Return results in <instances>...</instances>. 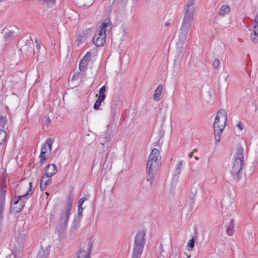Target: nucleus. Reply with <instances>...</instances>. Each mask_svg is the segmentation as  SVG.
I'll list each match as a JSON object with an SVG mask.
<instances>
[{
    "mask_svg": "<svg viewBox=\"0 0 258 258\" xmlns=\"http://www.w3.org/2000/svg\"><path fill=\"white\" fill-rule=\"evenodd\" d=\"M193 153H194V152H190L189 154H188V157L189 158H191L192 156H193Z\"/></svg>",
    "mask_w": 258,
    "mask_h": 258,
    "instance_id": "nucleus-52",
    "label": "nucleus"
},
{
    "mask_svg": "<svg viewBox=\"0 0 258 258\" xmlns=\"http://www.w3.org/2000/svg\"><path fill=\"white\" fill-rule=\"evenodd\" d=\"M91 246L92 244L91 242H89L88 244L87 251L81 248L79 252L77 258H89Z\"/></svg>",
    "mask_w": 258,
    "mask_h": 258,
    "instance_id": "nucleus-18",
    "label": "nucleus"
},
{
    "mask_svg": "<svg viewBox=\"0 0 258 258\" xmlns=\"http://www.w3.org/2000/svg\"><path fill=\"white\" fill-rule=\"evenodd\" d=\"M156 173H153L151 171H147V177L142 180L141 187L146 191L150 190L152 186V183L154 180Z\"/></svg>",
    "mask_w": 258,
    "mask_h": 258,
    "instance_id": "nucleus-9",
    "label": "nucleus"
},
{
    "mask_svg": "<svg viewBox=\"0 0 258 258\" xmlns=\"http://www.w3.org/2000/svg\"><path fill=\"white\" fill-rule=\"evenodd\" d=\"M169 25V22H167L165 23V26H168V25Z\"/></svg>",
    "mask_w": 258,
    "mask_h": 258,
    "instance_id": "nucleus-54",
    "label": "nucleus"
},
{
    "mask_svg": "<svg viewBox=\"0 0 258 258\" xmlns=\"http://www.w3.org/2000/svg\"><path fill=\"white\" fill-rule=\"evenodd\" d=\"M198 151L197 149H195L193 150L192 152H197Z\"/></svg>",
    "mask_w": 258,
    "mask_h": 258,
    "instance_id": "nucleus-56",
    "label": "nucleus"
},
{
    "mask_svg": "<svg viewBox=\"0 0 258 258\" xmlns=\"http://www.w3.org/2000/svg\"><path fill=\"white\" fill-rule=\"evenodd\" d=\"M160 254L164 256V255H162V252H160Z\"/></svg>",
    "mask_w": 258,
    "mask_h": 258,
    "instance_id": "nucleus-60",
    "label": "nucleus"
},
{
    "mask_svg": "<svg viewBox=\"0 0 258 258\" xmlns=\"http://www.w3.org/2000/svg\"><path fill=\"white\" fill-rule=\"evenodd\" d=\"M51 177L45 176V175L43 174L42 179L41 180L40 183V188L41 190H43V188H45L46 185L50 182H51Z\"/></svg>",
    "mask_w": 258,
    "mask_h": 258,
    "instance_id": "nucleus-21",
    "label": "nucleus"
},
{
    "mask_svg": "<svg viewBox=\"0 0 258 258\" xmlns=\"http://www.w3.org/2000/svg\"><path fill=\"white\" fill-rule=\"evenodd\" d=\"M254 23H256V25H258V15L255 16Z\"/></svg>",
    "mask_w": 258,
    "mask_h": 258,
    "instance_id": "nucleus-50",
    "label": "nucleus"
},
{
    "mask_svg": "<svg viewBox=\"0 0 258 258\" xmlns=\"http://www.w3.org/2000/svg\"><path fill=\"white\" fill-rule=\"evenodd\" d=\"M226 233L227 235L229 236H232L234 234V220L232 219L230 220V222L228 224V226H226Z\"/></svg>",
    "mask_w": 258,
    "mask_h": 258,
    "instance_id": "nucleus-23",
    "label": "nucleus"
},
{
    "mask_svg": "<svg viewBox=\"0 0 258 258\" xmlns=\"http://www.w3.org/2000/svg\"><path fill=\"white\" fill-rule=\"evenodd\" d=\"M91 56V53L90 52H88L84 57L83 59L81 60L79 64V70L81 72L85 71L86 67L88 64V62L90 60Z\"/></svg>",
    "mask_w": 258,
    "mask_h": 258,
    "instance_id": "nucleus-14",
    "label": "nucleus"
},
{
    "mask_svg": "<svg viewBox=\"0 0 258 258\" xmlns=\"http://www.w3.org/2000/svg\"><path fill=\"white\" fill-rule=\"evenodd\" d=\"M164 130L162 126H161L158 130V134L159 136L161 138L164 135Z\"/></svg>",
    "mask_w": 258,
    "mask_h": 258,
    "instance_id": "nucleus-42",
    "label": "nucleus"
},
{
    "mask_svg": "<svg viewBox=\"0 0 258 258\" xmlns=\"http://www.w3.org/2000/svg\"><path fill=\"white\" fill-rule=\"evenodd\" d=\"M48 254L47 251L42 249L38 253L36 258H48Z\"/></svg>",
    "mask_w": 258,
    "mask_h": 258,
    "instance_id": "nucleus-30",
    "label": "nucleus"
},
{
    "mask_svg": "<svg viewBox=\"0 0 258 258\" xmlns=\"http://www.w3.org/2000/svg\"><path fill=\"white\" fill-rule=\"evenodd\" d=\"M230 172L233 177L238 180L242 175V170L244 167V160L233 159Z\"/></svg>",
    "mask_w": 258,
    "mask_h": 258,
    "instance_id": "nucleus-6",
    "label": "nucleus"
},
{
    "mask_svg": "<svg viewBox=\"0 0 258 258\" xmlns=\"http://www.w3.org/2000/svg\"><path fill=\"white\" fill-rule=\"evenodd\" d=\"M5 0H0V4L3 2H4Z\"/></svg>",
    "mask_w": 258,
    "mask_h": 258,
    "instance_id": "nucleus-57",
    "label": "nucleus"
},
{
    "mask_svg": "<svg viewBox=\"0 0 258 258\" xmlns=\"http://www.w3.org/2000/svg\"><path fill=\"white\" fill-rule=\"evenodd\" d=\"M162 89L163 86L162 85H159L153 95V99L155 101L157 102L160 101V97L161 95Z\"/></svg>",
    "mask_w": 258,
    "mask_h": 258,
    "instance_id": "nucleus-22",
    "label": "nucleus"
},
{
    "mask_svg": "<svg viewBox=\"0 0 258 258\" xmlns=\"http://www.w3.org/2000/svg\"><path fill=\"white\" fill-rule=\"evenodd\" d=\"M57 172V167L54 164L48 165L45 169V172L44 174L45 176L51 177Z\"/></svg>",
    "mask_w": 258,
    "mask_h": 258,
    "instance_id": "nucleus-17",
    "label": "nucleus"
},
{
    "mask_svg": "<svg viewBox=\"0 0 258 258\" xmlns=\"http://www.w3.org/2000/svg\"><path fill=\"white\" fill-rule=\"evenodd\" d=\"M44 124L48 125L50 123V120L48 117H45V118L43 120Z\"/></svg>",
    "mask_w": 258,
    "mask_h": 258,
    "instance_id": "nucleus-45",
    "label": "nucleus"
},
{
    "mask_svg": "<svg viewBox=\"0 0 258 258\" xmlns=\"http://www.w3.org/2000/svg\"><path fill=\"white\" fill-rule=\"evenodd\" d=\"M112 27V24L109 19H105L101 24L100 30L97 34H95L92 41L97 47H101L106 42V32H109Z\"/></svg>",
    "mask_w": 258,
    "mask_h": 258,
    "instance_id": "nucleus-1",
    "label": "nucleus"
},
{
    "mask_svg": "<svg viewBox=\"0 0 258 258\" xmlns=\"http://www.w3.org/2000/svg\"><path fill=\"white\" fill-rule=\"evenodd\" d=\"M215 140V145L217 146L218 143L220 142L221 137L218 135H214Z\"/></svg>",
    "mask_w": 258,
    "mask_h": 258,
    "instance_id": "nucleus-44",
    "label": "nucleus"
},
{
    "mask_svg": "<svg viewBox=\"0 0 258 258\" xmlns=\"http://www.w3.org/2000/svg\"><path fill=\"white\" fill-rule=\"evenodd\" d=\"M146 232L139 231L135 237L132 258H141L145 244Z\"/></svg>",
    "mask_w": 258,
    "mask_h": 258,
    "instance_id": "nucleus-2",
    "label": "nucleus"
},
{
    "mask_svg": "<svg viewBox=\"0 0 258 258\" xmlns=\"http://www.w3.org/2000/svg\"><path fill=\"white\" fill-rule=\"evenodd\" d=\"M52 143L53 141L52 139L48 138L46 140L44 146L41 149V152H43L44 154H47V157H49L51 153Z\"/></svg>",
    "mask_w": 258,
    "mask_h": 258,
    "instance_id": "nucleus-15",
    "label": "nucleus"
},
{
    "mask_svg": "<svg viewBox=\"0 0 258 258\" xmlns=\"http://www.w3.org/2000/svg\"><path fill=\"white\" fill-rule=\"evenodd\" d=\"M195 159L196 160H199V158H198V157H197V156H195Z\"/></svg>",
    "mask_w": 258,
    "mask_h": 258,
    "instance_id": "nucleus-55",
    "label": "nucleus"
},
{
    "mask_svg": "<svg viewBox=\"0 0 258 258\" xmlns=\"http://www.w3.org/2000/svg\"><path fill=\"white\" fill-rule=\"evenodd\" d=\"M32 183L29 182V189L27 192L22 196H19L17 199L12 200L11 203V211L14 213L20 212L25 206V201L29 198V192L32 190Z\"/></svg>",
    "mask_w": 258,
    "mask_h": 258,
    "instance_id": "nucleus-4",
    "label": "nucleus"
},
{
    "mask_svg": "<svg viewBox=\"0 0 258 258\" xmlns=\"http://www.w3.org/2000/svg\"><path fill=\"white\" fill-rule=\"evenodd\" d=\"M183 161H181L178 163L175 167V173L179 174L181 172V169L183 166Z\"/></svg>",
    "mask_w": 258,
    "mask_h": 258,
    "instance_id": "nucleus-35",
    "label": "nucleus"
},
{
    "mask_svg": "<svg viewBox=\"0 0 258 258\" xmlns=\"http://www.w3.org/2000/svg\"><path fill=\"white\" fill-rule=\"evenodd\" d=\"M17 36V33L15 31L10 30L8 33L5 34V39L7 42H9L12 40Z\"/></svg>",
    "mask_w": 258,
    "mask_h": 258,
    "instance_id": "nucleus-26",
    "label": "nucleus"
},
{
    "mask_svg": "<svg viewBox=\"0 0 258 258\" xmlns=\"http://www.w3.org/2000/svg\"><path fill=\"white\" fill-rule=\"evenodd\" d=\"M102 101L100 100V99H97L94 104V109L97 110L100 107Z\"/></svg>",
    "mask_w": 258,
    "mask_h": 258,
    "instance_id": "nucleus-39",
    "label": "nucleus"
},
{
    "mask_svg": "<svg viewBox=\"0 0 258 258\" xmlns=\"http://www.w3.org/2000/svg\"><path fill=\"white\" fill-rule=\"evenodd\" d=\"M196 0H188L184 8V13L194 15L195 3Z\"/></svg>",
    "mask_w": 258,
    "mask_h": 258,
    "instance_id": "nucleus-16",
    "label": "nucleus"
},
{
    "mask_svg": "<svg viewBox=\"0 0 258 258\" xmlns=\"http://www.w3.org/2000/svg\"><path fill=\"white\" fill-rule=\"evenodd\" d=\"M188 32L185 30H183L180 29L178 33V48H180L178 51L180 53L181 52V49L182 48L183 45L186 41V39L187 37Z\"/></svg>",
    "mask_w": 258,
    "mask_h": 258,
    "instance_id": "nucleus-13",
    "label": "nucleus"
},
{
    "mask_svg": "<svg viewBox=\"0 0 258 258\" xmlns=\"http://www.w3.org/2000/svg\"><path fill=\"white\" fill-rule=\"evenodd\" d=\"M251 40L253 43H258V33L254 32L253 35H251Z\"/></svg>",
    "mask_w": 258,
    "mask_h": 258,
    "instance_id": "nucleus-37",
    "label": "nucleus"
},
{
    "mask_svg": "<svg viewBox=\"0 0 258 258\" xmlns=\"http://www.w3.org/2000/svg\"><path fill=\"white\" fill-rule=\"evenodd\" d=\"M49 157H47V154H43V152H41L40 155H39V158H40V164L41 165H43L45 161L47 158H48Z\"/></svg>",
    "mask_w": 258,
    "mask_h": 258,
    "instance_id": "nucleus-34",
    "label": "nucleus"
},
{
    "mask_svg": "<svg viewBox=\"0 0 258 258\" xmlns=\"http://www.w3.org/2000/svg\"><path fill=\"white\" fill-rule=\"evenodd\" d=\"M195 244V240L194 237H192L191 239H190L187 244V246L188 247V250L190 251L192 249Z\"/></svg>",
    "mask_w": 258,
    "mask_h": 258,
    "instance_id": "nucleus-32",
    "label": "nucleus"
},
{
    "mask_svg": "<svg viewBox=\"0 0 258 258\" xmlns=\"http://www.w3.org/2000/svg\"><path fill=\"white\" fill-rule=\"evenodd\" d=\"M199 185L198 184H194L191 187L190 192L189 194V201L191 204H194L195 202V197L197 192V189L199 187Z\"/></svg>",
    "mask_w": 258,
    "mask_h": 258,
    "instance_id": "nucleus-19",
    "label": "nucleus"
},
{
    "mask_svg": "<svg viewBox=\"0 0 258 258\" xmlns=\"http://www.w3.org/2000/svg\"><path fill=\"white\" fill-rule=\"evenodd\" d=\"M105 138L106 139V140H108V138H107L106 137H105Z\"/></svg>",
    "mask_w": 258,
    "mask_h": 258,
    "instance_id": "nucleus-59",
    "label": "nucleus"
},
{
    "mask_svg": "<svg viewBox=\"0 0 258 258\" xmlns=\"http://www.w3.org/2000/svg\"><path fill=\"white\" fill-rule=\"evenodd\" d=\"M7 122V120L6 118V117H4L3 115L0 116V127L2 128H5Z\"/></svg>",
    "mask_w": 258,
    "mask_h": 258,
    "instance_id": "nucleus-36",
    "label": "nucleus"
},
{
    "mask_svg": "<svg viewBox=\"0 0 258 258\" xmlns=\"http://www.w3.org/2000/svg\"><path fill=\"white\" fill-rule=\"evenodd\" d=\"M160 247H161V249L162 248V246L161 244L160 245Z\"/></svg>",
    "mask_w": 258,
    "mask_h": 258,
    "instance_id": "nucleus-58",
    "label": "nucleus"
},
{
    "mask_svg": "<svg viewBox=\"0 0 258 258\" xmlns=\"http://www.w3.org/2000/svg\"><path fill=\"white\" fill-rule=\"evenodd\" d=\"M83 208H78V217L81 218L82 216V211Z\"/></svg>",
    "mask_w": 258,
    "mask_h": 258,
    "instance_id": "nucleus-43",
    "label": "nucleus"
},
{
    "mask_svg": "<svg viewBox=\"0 0 258 258\" xmlns=\"http://www.w3.org/2000/svg\"><path fill=\"white\" fill-rule=\"evenodd\" d=\"M28 47V44H26L24 47H23V49H27Z\"/></svg>",
    "mask_w": 258,
    "mask_h": 258,
    "instance_id": "nucleus-53",
    "label": "nucleus"
},
{
    "mask_svg": "<svg viewBox=\"0 0 258 258\" xmlns=\"http://www.w3.org/2000/svg\"><path fill=\"white\" fill-rule=\"evenodd\" d=\"M7 133L2 128H0V145H1L5 141L7 137Z\"/></svg>",
    "mask_w": 258,
    "mask_h": 258,
    "instance_id": "nucleus-29",
    "label": "nucleus"
},
{
    "mask_svg": "<svg viewBox=\"0 0 258 258\" xmlns=\"http://www.w3.org/2000/svg\"><path fill=\"white\" fill-rule=\"evenodd\" d=\"M39 1L43 5L50 6L55 4V0H39Z\"/></svg>",
    "mask_w": 258,
    "mask_h": 258,
    "instance_id": "nucleus-31",
    "label": "nucleus"
},
{
    "mask_svg": "<svg viewBox=\"0 0 258 258\" xmlns=\"http://www.w3.org/2000/svg\"><path fill=\"white\" fill-rule=\"evenodd\" d=\"M194 15L185 13L180 29L188 31L191 26V22L194 19Z\"/></svg>",
    "mask_w": 258,
    "mask_h": 258,
    "instance_id": "nucleus-11",
    "label": "nucleus"
},
{
    "mask_svg": "<svg viewBox=\"0 0 258 258\" xmlns=\"http://www.w3.org/2000/svg\"><path fill=\"white\" fill-rule=\"evenodd\" d=\"M73 201V196L72 194H69L67 198V204L66 207L64 209L71 211Z\"/></svg>",
    "mask_w": 258,
    "mask_h": 258,
    "instance_id": "nucleus-24",
    "label": "nucleus"
},
{
    "mask_svg": "<svg viewBox=\"0 0 258 258\" xmlns=\"http://www.w3.org/2000/svg\"><path fill=\"white\" fill-rule=\"evenodd\" d=\"M160 152L157 149H154L150 153L147 163V170L151 171L152 172L156 173V169L159 166L161 157Z\"/></svg>",
    "mask_w": 258,
    "mask_h": 258,
    "instance_id": "nucleus-5",
    "label": "nucleus"
},
{
    "mask_svg": "<svg viewBox=\"0 0 258 258\" xmlns=\"http://www.w3.org/2000/svg\"><path fill=\"white\" fill-rule=\"evenodd\" d=\"M105 91V86H102L99 90V94H104V92Z\"/></svg>",
    "mask_w": 258,
    "mask_h": 258,
    "instance_id": "nucleus-46",
    "label": "nucleus"
},
{
    "mask_svg": "<svg viewBox=\"0 0 258 258\" xmlns=\"http://www.w3.org/2000/svg\"><path fill=\"white\" fill-rule=\"evenodd\" d=\"M7 187L6 182H3L0 186V223L4 219V211L5 207L6 195Z\"/></svg>",
    "mask_w": 258,
    "mask_h": 258,
    "instance_id": "nucleus-7",
    "label": "nucleus"
},
{
    "mask_svg": "<svg viewBox=\"0 0 258 258\" xmlns=\"http://www.w3.org/2000/svg\"><path fill=\"white\" fill-rule=\"evenodd\" d=\"M227 120V117L226 111L223 110L218 111L213 123V128H219L222 127L221 125H224V127H225Z\"/></svg>",
    "mask_w": 258,
    "mask_h": 258,
    "instance_id": "nucleus-8",
    "label": "nucleus"
},
{
    "mask_svg": "<svg viewBox=\"0 0 258 258\" xmlns=\"http://www.w3.org/2000/svg\"><path fill=\"white\" fill-rule=\"evenodd\" d=\"M237 126L240 130H241V131L242 130L243 125L241 123H240V122L238 123L237 125Z\"/></svg>",
    "mask_w": 258,
    "mask_h": 258,
    "instance_id": "nucleus-49",
    "label": "nucleus"
},
{
    "mask_svg": "<svg viewBox=\"0 0 258 258\" xmlns=\"http://www.w3.org/2000/svg\"><path fill=\"white\" fill-rule=\"evenodd\" d=\"M254 32L258 33V24L254 26Z\"/></svg>",
    "mask_w": 258,
    "mask_h": 258,
    "instance_id": "nucleus-51",
    "label": "nucleus"
},
{
    "mask_svg": "<svg viewBox=\"0 0 258 258\" xmlns=\"http://www.w3.org/2000/svg\"><path fill=\"white\" fill-rule=\"evenodd\" d=\"M220 61L217 58H216L213 62V66L215 69H218L219 66Z\"/></svg>",
    "mask_w": 258,
    "mask_h": 258,
    "instance_id": "nucleus-41",
    "label": "nucleus"
},
{
    "mask_svg": "<svg viewBox=\"0 0 258 258\" xmlns=\"http://www.w3.org/2000/svg\"><path fill=\"white\" fill-rule=\"evenodd\" d=\"M234 206L230 205L229 207L225 209L224 210H223L222 212V214L224 217H227L229 214L230 216L232 214V213L234 212Z\"/></svg>",
    "mask_w": 258,
    "mask_h": 258,
    "instance_id": "nucleus-27",
    "label": "nucleus"
},
{
    "mask_svg": "<svg viewBox=\"0 0 258 258\" xmlns=\"http://www.w3.org/2000/svg\"><path fill=\"white\" fill-rule=\"evenodd\" d=\"M105 94H99V97L98 99H100V100L102 102L105 99Z\"/></svg>",
    "mask_w": 258,
    "mask_h": 258,
    "instance_id": "nucleus-47",
    "label": "nucleus"
},
{
    "mask_svg": "<svg viewBox=\"0 0 258 258\" xmlns=\"http://www.w3.org/2000/svg\"><path fill=\"white\" fill-rule=\"evenodd\" d=\"M230 12V8L227 6H222L219 11V15L224 16Z\"/></svg>",
    "mask_w": 258,
    "mask_h": 258,
    "instance_id": "nucleus-28",
    "label": "nucleus"
},
{
    "mask_svg": "<svg viewBox=\"0 0 258 258\" xmlns=\"http://www.w3.org/2000/svg\"><path fill=\"white\" fill-rule=\"evenodd\" d=\"M222 127L219 128L216 127V128H214V135H218L221 137V135L222 134L224 129L225 128L224 125H221Z\"/></svg>",
    "mask_w": 258,
    "mask_h": 258,
    "instance_id": "nucleus-33",
    "label": "nucleus"
},
{
    "mask_svg": "<svg viewBox=\"0 0 258 258\" xmlns=\"http://www.w3.org/2000/svg\"><path fill=\"white\" fill-rule=\"evenodd\" d=\"M35 42L36 44L35 50L33 49L32 47H30L29 52H28L27 55H31L32 54V50L33 51V54H35V53H38L40 51V48L41 45L40 41L35 39Z\"/></svg>",
    "mask_w": 258,
    "mask_h": 258,
    "instance_id": "nucleus-25",
    "label": "nucleus"
},
{
    "mask_svg": "<svg viewBox=\"0 0 258 258\" xmlns=\"http://www.w3.org/2000/svg\"><path fill=\"white\" fill-rule=\"evenodd\" d=\"M25 239V233L24 230L19 231L16 233L14 246L16 249L20 251L23 247Z\"/></svg>",
    "mask_w": 258,
    "mask_h": 258,
    "instance_id": "nucleus-10",
    "label": "nucleus"
},
{
    "mask_svg": "<svg viewBox=\"0 0 258 258\" xmlns=\"http://www.w3.org/2000/svg\"><path fill=\"white\" fill-rule=\"evenodd\" d=\"M243 148L241 145L236 147V153L233 159H239L243 160Z\"/></svg>",
    "mask_w": 258,
    "mask_h": 258,
    "instance_id": "nucleus-20",
    "label": "nucleus"
},
{
    "mask_svg": "<svg viewBox=\"0 0 258 258\" xmlns=\"http://www.w3.org/2000/svg\"><path fill=\"white\" fill-rule=\"evenodd\" d=\"M87 200V199L85 197L82 198L80 199L78 203V208H82V205L83 204L84 202Z\"/></svg>",
    "mask_w": 258,
    "mask_h": 258,
    "instance_id": "nucleus-40",
    "label": "nucleus"
},
{
    "mask_svg": "<svg viewBox=\"0 0 258 258\" xmlns=\"http://www.w3.org/2000/svg\"><path fill=\"white\" fill-rule=\"evenodd\" d=\"M120 101L118 97H114L111 103V115L112 119H114L119 112Z\"/></svg>",
    "mask_w": 258,
    "mask_h": 258,
    "instance_id": "nucleus-12",
    "label": "nucleus"
},
{
    "mask_svg": "<svg viewBox=\"0 0 258 258\" xmlns=\"http://www.w3.org/2000/svg\"><path fill=\"white\" fill-rule=\"evenodd\" d=\"M71 211L63 209L59 214L58 224L56 227V230L58 234L60 239L64 238L65 231L68 225V220L70 216Z\"/></svg>",
    "mask_w": 258,
    "mask_h": 258,
    "instance_id": "nucleus-3",
    "label": "nucleus"
},
{
    "mask_svg": "<svg viewBox=\"0 0 258 258\" xmlns=\"http://www.w3.org/2000/svg\"><path fill=\"white\" fill-rule=\"evenodd\" d=\"M80 74L79 73L78 74H74L72 78V80H74L75 79H77L79 78Z\"/></svg>",
    "mask_w": 258,
    "mask_h": 258,
    "instance_id": "nucleus-48",
    "label": "nucleus"
},
{
    "mask_svg": "<svg viewBox=\"0 0 258 258\" xmlns=\"http://www.w3.org/2000/svg\"><path fill=\"white\" fill-rule=\"evenodd\" d=\"M178 250L176 248L172 249V254L170 258H179V256L178 254Z\"/></svg>",
    "mask_w": 258,
    "mask_h": 258,
    "instance_id": "nucleus-38",
    "label": "nucleus"
}]
</instances>
